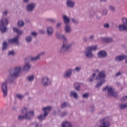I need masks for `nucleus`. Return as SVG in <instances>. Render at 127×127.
<instances>
[{
  "label": "nucleus",
  "mask_w": 127,
  "mask_h": 127,
  "mask_svg": "<svg viewBox=\"0 0 127 127\" xmlns=\"http://www.w3.org/2000/svg\"><path fill=\"white\" fill-rule=\"evenodd\" d=\"M124 60H125V63H127V55H125Z\"/></svg>",
  "instance_id": "338daca9"
},
{
  "label": "nucleus",
  "mask_w": 127,
  "mask_h": 127,
  "mask_svg": "<svg viewBox=\"0 0 127 127\" xmlns=\"http://www.w3.org/2000/svg\"><path fill=\"white\" fill-rule=\"evenodd\" d=\"M125 56L126 55H125L118 56L115 58V60L117 62L124 61V60H125V58L126 57Z\"/></svg>",
  "instance_id": "393cba45"
},
{
  "label": "nucleus",
  "mask_w": 127,
  "mask_h": 127,
  "mask_svg": "<svg viewBox=\"0 0 127 127\" xmlns=\"http://www.w3.org/2000/svg\"><path fill=\"white\" fill-rule=\"evenodd\" d=\"M21 113L25 115V120H27V121H30L34 118V111H29L28 107H24L21 110Z\"/></svg>",
  "instance_id": "39448f33"
},
{
  "label": "nucleus",
  "mask_w": 127,
  "mask_h": 127,
  "mask_svg": "<svg viewBox=\"0 0 127 127\" xmlns=\"http://www.w3.org/2000/svg\"><path fill=\"white\" fill-rule=\"evenodd\" d=\"M62 25V23H58L57 24V28H59Z\"/></svg>",
  "instance_id": "052dcab7"
},
{
  "label": "nucleus",
  "mask_w": 127,
  "mask_h": 127,
  "mask_svg": "<svg viewBox=\"0 0 127 127\" xmlns=\"http://www.w3.org/2000/svg\"><path fill=\"white\" fill-rule=\"evenodd\" d=\"M8 82L9 83H13V81H10V80L8 79V77L4 81L1 83V89L4 97L7 96V83H8Z\"/></svg>",
  "instance_id": "6e6552de"
},
{
  "label": "nucleus",
  "mask_w": 127,
  "mask_h": 127,
  "mask_svg": "<svg viewBox=\"0 0 127 127\" xmlns=\"http://www.w3.org/2000/svg\"><path fill=\"white\" fill-rule=\"evenodd\" d=\"M68 115V113L66 111H64L63 113L60 114V117L61 118H63V117H66V115Z\"/></svg>",
  "instance_id": "c03bdc74"
},
{
  "label": "nucleus",
  "mask_w": 127,
  "mask_h": 127,
  "mask_svg": "<svg viewBox=\"0 0 127 127\" xmlns=\"http://www.w3.org/2000/svg\"><path fill=\"white\" fill-rule=\"evenodd\" d=\"M94 38H95V36L94 35H91L88 38V40L89 41H92Z\"/></svg>",
  "instance_id": "3c124183"
},
{
  "label": "nucleus",
  "mask_w": 127,
  "mask_h": 127,
  "mask_svg": "<svg viewBox=\"0 0 127 127\" xmlns=\"http://www.w3.org/2000/svg\"><path fill=\"white\" fill-rule=\"evenodd\" d=\"M69 106V103H68L67 102H64L63 104H62V108L63 109H65V108H67V107Z\"/></svg>",
  "instance_id": "a19ab883"
},
{
  "label": "nucleus",
  "mask_w": 127,
  "mask_h": 127,
  "mask_svg": "<svg viewBox=\"0 0 127 127\" xmlns=\"http://www.w3.org/2000/svg\"><path fill=\"white\" fill-rule=\"evenodd\" d=\"M38 55L40 58L41 56H43V55H45V52H42L41 53H40Z\"/></svg>",
  "instance_id": "5fc2aeb1"
},
{
  "label": "nucleus",
  "mask_w": 127,
  "mask_h": 127,
  "mask_svg": "<svg viewBox=\"0 0 127 127\" xmlns=\"http://www.w3.org/2000/svg\"><path fill=\"white\" fill-rule=\"evenodd\" d=\"M120 31H127V24H122L119 26Z\"/></svg>",
  "instance_id": "5701e85b"
},
{
  "label": "nucleus",
  "mask_w": 127,
  "mask_h": 127,
  "mask_svg": "<svg viewBox=\"0 0 127 127\" xmlns=\"http://www.w3.org/2000/svg\"><path fill=\"white\" fill-rule=\"evenodd\" d=\"M51 110H52V107L51 106L46 107L42 109V111L44 112V114H45V116H48V114H49V112H50Z\"/></svg>",
  "instance_id": "f3484780"
},
{
  "label": "nucleus",
  "mask_w": 127,
  "mask_h": 127,
  "mask_svg": "<svg viewBox=\"0 0 127 127\" xmlns=\"http://www.w3.org/2000/svg\"><path fill=\"white\" fill-rule=\"evenodd\" d=\"M16 97L20 100V101H22V99L24 98V96L21 94H18L16 95Z\"/></svg>",
  "instance_id": "58836bf2"
},
{
  "label": "nucleus",
  "mask_w": 127,
  "mask_h": 127,
  "mask_svg": "<svg viewBox=\"0 0 127 127\" xmlns=\"http://www.w3.org/2000/svg\"><path fill=\"white\" fill-rule=\"evenodd\" d=\"M126 100H127V96H124L123 97H122L121 98V101L122 102H125V101H126Z\"/></svg>",
  "instance_id": "4d7b16f0"
},
{
  "label": "nucleus",
  "mask_w": 127,
  "mask_h": 127,
  "mask_svg": "<svg viewBox=\"0 0 127 127\" xmlns=\"http://www.w3.org/2000/svg\"><path fill=\"white\" fill-rule=\"evenodd\" d=\"M32 40H33V37L31 35L27 36L25 38V41L26 43H31V42H32Z\"/></svg>",
  "instance_id": "b1692460"
},
{
  "label": "nucleus",
  "mask_w": 127,
  "mask_h": 127,
  "mask_svg": "<svg viewBox=\"0 0 127 127\" xmlns=\"http://www.w3.org/2000/svg\"><path fill=\"white\" fill-rule=\"evenodd\" d=\"M46 21H47V22H51V23H55L56 20L52 18H47L46 19Z\"/></svg>",
  "instance_id": "4c0bfd02"
},
{
  "label": "nucleus",
  "mask_w": 127,
  "mask_h": 127,
  "mask_svg": "<svg viewBox=\"0 0 127 127\" xmlns=\"http://www.w3.org/2000/svg\"><path fill=\"white\" fill-rule=\"evenodd\" d=\"M66 5L68 7H71V8H73V7L75 6V2L72 1V0H68L66 1Z\"/></svg>",
  "instance_id": "4be33fe9"
},
{
  "label": "nucleus",
  "mask_w": 127,
  "mask_h": 127,
  "mask_svg": "<svg viewBox=\"0 0 127 127\" xmlns=\"http://www.w3.org/2000/svg\"><path fill=\"white\" fill-rule=\"evenodd\" d=\"M96 15V12L95 11H92L89 13V17H94Z\"/></svg>",
  "instance_id": "79ce46f5"
},
{
  "label": "nucleus",
  "mask_w": 127,
  "mask_h": 127,
  "mask_svg": "<svg viewBox=\"0 0 127 127\" xmlns=\"http://www.w3.org/2000/svg\"><path fill=\"white\" fill-rule=\"evenodd\" d=\"M83 42H87V41H88V38H87L86 37H84L83 38Z\"/></svg>",
  "instance_id": "e2e57ef3"
},
{
  "label": "nucleus",
  "mask_w": 127,
  "mask_h": 127,
  "mask_svg": "<svg viewBox=\"0 0 127 127\" xmlns=\"http://www.w3.org/2000/svg\"><path fill=\"white\" fill-rule=\"evenodd\" d=\"M106 77L107 75H106L105 71L102 70L99 72L96 77V80H98L100 81L98 82L97 84L95 86V88L99 89L103 84H105V83H106V80H105V79H106Z\"/></svg>",
  "instance_id": "7ed1b4c3"
},
{
  "label": "nucleus",
  "mask_w": 127,
  "mask_h": 127,
  "mask_svg": "<svg viewBox=\"0 0 127 127\" xmlns=\"http://www.w3.org/2000/svg\"><path fill=\"white\" fill-rule=\"evenodd\" d=\"M102 12L103 15H107L108 14V9H104L102 10Z\"/></svg>",
  "instance_id": "8fccbe9b"
},
{
  "label": "nucleus",
  "mask_w": 127,
  "mask_h": 127,
  "mask_svg": "<svg viewBox=\"0 0 127 127\" xmlns=\"http://www.w3.org/2000/svg\"><path fill=\"white\" fill-rule=\"evenodd\" d=\"M34 80V75H29L27 77V81L28 82H33Z\"/></svg>",
  "instance_id": "c756f323"
},
{
  "label": "nucleus",
  "mask_w": 127,
  "mask_h": 127,
  "mask_svg": "<svg viewBox=\"0 0 127 127\" xmlns=\"http://www.w3.org/2000/svg\"><path fill=\"white\" fill-rule=\"evenodd\" d=\"M99 123L100 125L98 127H111L112 124L109 120V117H104L100 120Z\"/></svg>",
  "instance_id": "0eeeda50"
},
{
  "label": "nucleus",
  "mask_w": 127,
  "mask_h": 127,
  "mask_svg": "<svg viewBox=\"0 0 127 127\" xmlns=\"http://www.w3.org/2000/svg\"><path fill=\"white\" fill-rule=\"evenodd\" d=\"M18 120V121H23V120H25V115H19Z\"/></svg>",
  "instance_id": "ea45409f"
},
{
  "label": "nucleus",
  "mask_w": 127,
  "mask_h": 127,
  "mask_svg": "<svg viewBox=\"0 0 127 127\" xmlns=\"http://www.w3.org/2000/svg\"><path fill=\"white\" fill-rule=\"evenodd\" d=\"M7 42L4 41L2 43V51H4L7 49Z\"/></svg>",
  "instance_id": "c85d7f7f"
},
{
  "label": "nucleus",
  "mask_w": 127,
  "mask_h": 127,
  "mask_svg": "<svg viewBox=\"0 0 127 127\" xmlns=\"http://www.w3.org/2000/svg\"><path fill=\"white\" fill-rule=\"evenodd\" d=\"M46 32L48 36H52L54 33V29L52 26H48L46 28Z\"/></svg>",
  "instance_id": "dca6fc26"
},
{
  "label": "nucleus",
  "mask_w": 127,
  "mask_h": 127,
  "mask_svg": "<svg viewBox=\"0 0 127 127\" xmlns=\"http://www.w3.org/2000/svg\"><path fill=\"white\" fill-rule=\"evenodd\" d=\"M39 32H40L41 34H45L46 31L45 30L41 29L39 30Z\"/></svg>",
  "instance_id": "864d4df0"
},
{
  "label": "nucleus",
  "mask_w": 127,
  "mask_h": 127,
  "mask_svg": "<svg viewBox=\"0 0 127 127\" xmlns=\"http://www.w3.org/2000/svg\"><path fill=\"white\" fill-rule=\"evenodd\" d=\"M46 117H47V115H45L44 114L43 115H40L38 116V119L39 120V121H44L45 119H46Z\"/></svg>",
  "instance_id": "7c9ffc66"
},
{
  "label": "nucleus",
  "mask_w": 127,
  "mask_h": 127,
  "mask_svg": "<svg viewBox=\"0 0 127 127\" xmlns=\"http://www.w3.org/2000/svg\"><path fill=\"white\" fill-rule=\"evenodd\" d=\"M108 8L111 11H112V12H115V11H116V7L112 5H109L108 6Z\"/></svg>",
  "instance_id": "f704fd0d"
},
{
  "label": "nucleus",
  "mask_w": 127,
  "mask_h": 127,
  "mask_svg": "<svg viewBox=\"0 0 127 127\" xmlns=\"http://www.w3.org/2000/svg\"><path fill=\"white\" fill-rule=\"evenodd\" d=\"M30 0H23V2L24 3H29Z\"/></svg>",
  "instance_id": "680f3d73"
},
{
  "label": "nucleus",
  "mask_w": 127,
  "mask_h": 127,
  "mask_svg": "<svg viewBox=\"0 0 127 127\" xmlns=\"http://www.w3.org/2000/svg\"><path fill=\"white\" fill-rule=\"evenodd\" d=\"M35 127H42V125H39V124H36Z\"/></svg>",
  "instance_id": "0e129e2a"
},
{
  "label": "nucleus",
  "mask_w": 127,
  "mask_h": 127,
  "mask_svg": "<svg viewBox=\"0 0 127 127\" xmlns=\"http://www.w3.org/2000/svg\"><path fill=\"white\" fill-rule=\"evenodd\" d=\"M8 56H14L15 55V52L14 51H11L8 53Z\"/></svg>",
  "instance_id": "a18cd8bd"
},
{
  "label": "nucleus",
  "mask_w": 127,
  "mask_h": 127,
  "mask_svg": "<svg viewBox=\"0 0 127 127\" xmlns=\"http://www.w3.org/2000/svg\"><path fill=\"white\" fill-rule=\"evenodd\" d=\"M98 49V46L95 45L94 46H88L86 48L84 51V55L86 58H94L95 55L93 54L92 51H96Z\"/></svg>",
  "instance_id": "20e7f679"
},
{
  "label": "nucleus",
  "mask_w": 127,
  "mask_h": 127,
  "mask_svg": "<svg viewBox=\"0 0 127 127\" xmlns=\"http://www.w3.org/2000/svg\"><path fill=\"white\" fill-rule=\"evenodd\" d=\"M57 38L58 39H63V45L60 49L59 52L61 54H64V53H70L72 51V46H73V43H68V39L65 35L61 33H56Z\"/></svg>",
  "instance_id": "f257e3e1"
},
{
  "label": "nucleus",
  "mask_w": 127,
  "mask_h": 127,
  "mask_svg": "<svg viewBox=\"0 0 127 127\" xmlns=\"http://www.w3.org/2000/svg\"><path fill=\"white\" fill-rule=\"evenodd\" d=\"M69 96L71 98H73L75 100H77L78 98H79V96L78 95V93L75 91H71L69 93Z\"/></svg>",
  "instance_id": "a211bd4d"
},
{
  "label": "nucleus",
  "mask_w": 127,
  "mask_h": 127,
  "mask_svg": "<svg viewBox=\"0 0 127 127\" xmlns=\"http://www.w3.org/2000/svg\"><path fill=\"white\" fill-rule=\"evenodd\" d=\"M41 84L43 87H48L51 85V80L48 76H44L41 78Z\"/></svg>",
  "instance_id": "9d476101"
},
{
  "label": "nucleus",
  "mask_w": 127,
  "mask_h": 127,
  "mask_svg": "<svg viewBox=\"0 0 127 127\" xmlns=\"http://www.w3.org/2000/svg\"><path fill=\"white\" fill-rule=\"evenodd\" d=\"M12 30L14 31V32L17 33L18 35L17 36L19 37V35H22V33H23V31L17 27H13Z\"/></svg>",
  "instance_id": "6ab92c4d"
},
{
  "label": "nucleus",
  "mask_w": 127,
  "mask_h": 127,
  "mask_svg": "<svg viewBox=\"0 0 127 127\" xmlns=\"http://www.w3.org/2000/svg\"><path fill=\"white\" fill-rule=\"evenodd\" d=\"M63 20H64V22L65 25L69 24L70 23V18L69 17L67 16L66 15H64L63 16Z\"/></svg>",
  "instance_id": "a878e982"
},
{
  "label": "nucleus",
  "mask_w": 127,
  "mask_h": 127,
  "mask_svg": "<svg viewBox=\"0 0 127 127\" xmlns=\"http://www.w3.org/2000/svg\"><path fill=\"white\" fill-rule=\"evenodd\" d=\"M104 28H107V29H109L110 28V24L109 23H105L103 25Z\"/></svg>",
  "instance_id": "09e8293b"
},
{
  "label": "nucleus",
  "mask_w": 127,
  "mask_h": 127,
  "mask_svg": "<svg viewBox=\"0 0 127 127\" xmlns=\"http://www.w3.org/2000/svg\"><path fill=\"white\" fill-rule=\"evenodd\" d=\"M122 73L121 72H118L115 74L116 77H119V76H122Z\"/></svg>",
  "instance_id": "bf43d9fd"
},
{
  "label": "nucleus",
  "mask_w": 127,
  "mask_h": 127,
  "mask_svg": "<svg viewBox=\"0 0 127 127\" xmlns=\"http://www.w3.org/2000/svg\"><path fill=\"white\" fill-rule=\"evenodd\" d=\"M22 66L20 65H17L12 68L9 73L8 80L11 82H14L16 78H18L20 76V73H21Z\"/></svg>",
  "instance_id": "f03ea898"
},
{
  "label": "nucleus",
  "mask_w": 127,
  "mask_h": 127,
  "mask_svg": "<svg viewBox=\"0 0 127 127\" xmlns=\"http://www.w3.org/2000/svg\"><path fill=\"white\" fill-rule=\"evenodd\" d=\"M74 87L75 88V90L79 92L81 89L80 87H81V84L78 82H76L74 84Z\"/></svg>",
  "instance_id": "bb28decb"
},
{
  "label": "nucleus",
  "mask_w": 127,
  "mask_h": 127,
  "mask_svg": "<svg viewBox=\"0 0 127 127\" xmlns=\"http://www.w3.org/2000/svg\"><path fill=\"white\" fill-rule=\"evenodd\" d=\"M17 25L19 26V27L24 26V21L22 20L19 21L17 23Z\"/></svg>",
  "instance_id": "2f4dec72"
},
{
  "label": "nucleus",
  "mask_w": 127,
  "mask_h": 127,
  "mask_svg": "<svg viewBox=\"0 0 127 127\" xmlns=\"http://www.w3.org/2000/svg\"><path fill=\"white\" fill-rule=\"evenodd\" d=\"M32 65L29 61H27V59H25L24 65L23 66L22 69L24 72H29L30 69H31Z\"/></svg>",
  "instance_id": "f8f14e48"
},
{
  "label": "nucleus",
  "mask_w": 127,
  "mask_h": 127,
  "mask_svg": "<svg viewBox=\"0 0 127 127\" xmlns=\"http://www.w3.org/2000/svg\"><path fill=\"white\" fill-rule=\"evenodd\" d=\"M89 93H86L82 95V98H83L84 99H88V98H89Z\"/></svg>",
  "instance_id": "de8ad7c7"
},
{
  "label": "nucleus",
  "mask_w": 127,
  "mask_h": 127,
  "mask_svg": "<svg viewBox=\"0 0 127 127\" xmlns=\"http://www.w3.org/2000/svg\"><path fill=\"white\" fill-rule=\"evenodd\" d=\"M90 111L92 113H94V112H95V107L93 106H91Z\"/></svg>",
  "instance_id": "6e6d98bb"
},
{
  "label": "nucleus",
  "mask_w": 127,
  "mask_h": 127,
  "mask_svg": "<svg viewBox=\"0 0 127 127\" xmlns=\"http://www.w3.org/2000/svg\"><path fill=\"white\" fill-rule=\"evenodd\" d=\"M63 127H73L72 123L69 121H64L61 124Z\"/></svg>",
  "instance_id": "412c9836"
},
{
  "label": "nucleus",
  "mask_w": 127,
  "mask_h": 127,
  "mask_svg": "<svg viewBox=\"0 0 127 127\" xmlns=\"http://www.w3.org/2000/svg\"><path fill=\"white\" fill-rule=\"evenodd\" d=\"M64 29L65 33L69 34L72 32V28H71L70 24L65 25Z\"/></svg>",
  "instance_id": "aec40b11"
},
{
  "label": "nucleus",
  "mask_w": 127,
  "mask_h": 127,
  "mask_svg": "<svg viewBox=\"0 0 127 127\" xmlns=\"http://www.w3.org/2000/svg\"><path fill=\"white\" fill-rule=\"evenodd\" d=\"M122 21L123 24H127V18L124 17L122 18Z\"/></svg>",
  "instance_id": "37998d69"
},
{
  "label": "nucleus",
  "mask_w": 127,
  "mask_h": 127,
  "mask_svg": "<svg viewBox=\"0 0 127 127\" xmlns=\"http://www.w3.org/2000/svg\"><path fill=\"white\" fill-rule=\"evenodd\" d=\"M119 108L120 110H126V109H127V103L120 104L119 105Z\"/></svg>",
  "instance_id": "cd10ccee"
},
{
  "label": "nucleus",
  "mask_w": 127,
  "mask_h": 127,
  "mask_svg": "<svg viewBox=\"0 0 127 127\" xmlns=\"http://www.w3.org/2000/svg\"><path fill=\"white\" fill-rule=\"evenodd\" d=\"M7 14H8V11H4L3 12V14H2V15L3 16H6V15H7Z\"/></svg>",
  "instance_id": "13d9d810"
},
{
  "label": "nucleus",
  "mask_w": 127,
  "mask_h": 127,
  "mask_svg": "<svg viewBox=\"0 0 127 127\" xmlns=\"http://www.w3.org/2000/svg\"><path fill=\"white\" fill-rule=\"evenodd\" d=\"M36 8V3L35 2H30L27 4L26 10L27 12L31 13L34 11V9Z\"/></svg>",
  "instance_id": "9b49d317"
},
{
  "label": "nucleus",
  "mask_w": 127,
  "mask_h": 127,
  "mask_svg": "<svg viewBox=\"0 0 127 127\" xmlns=\"http://www.w3.org/2000/svg\"><path fill=\"white\" fill-rule=\"evenodd\" d=\"M96 18L97 19H101V17L98 15H96Z\"/></svg>",
  "instance_id": "774afa93"
},
{
  "label": "nucleus",
  "mask_w": 127,
  "mask_h": 127,
  "mask_svg": "<svg viewBox=\"0 0 127 127\" xmlns=\"http://www.w3.org/2000/svg\"><path fill=\"white\" fill-rule=\"evenodd\" d=\"M74 70L72 68H69L66 69L63 74L64 78H65V79H68L70 78V77H72V75L73 74V71Z\"/></svg>",
  "instance_id": "ddd939ff"
},
{
  "label": "nucleus",
  "mask_w": 127,
  "mask_h": 127,
  "mask_svg": "<svg viewBox=\"0 0 127 127\" xmlns=\"http://www.w3.org/2000/svg\"><path fill=\"white\" fill-rule=\"evenodd\" d=\"M71 21L75 24H78L79 23V21L74 18H72Z\"/></svg>",
  "instance_id": "603ef678"
},
{
  "label": "nucleus",
  "mask_w": 127,
  "mask_h": 127,
  "mask_svg": "<svg viewBox=\"0 0 127 127\" xmlns=\"http://www.w3.org/2000/svg\"><path fill=\"white\" fill-rule=\"evenodd\" d=\"M104 92H107L110 96L112 97H117L118 92L115 90V89L111 86H106L103 89Z\"/></svg>",
  "instance_id": "1a4fd4ad"
},
{
  "label": "nucleus",
  "mask_w": 127,
  "mask_h": 127,
  "mask_svg": "<svg viewBox=\"0 0 127 127\" xmlns=\"http://www.w3.org/2000/svg\"><path fill=\"white\" fill-rule=\"evenodd\" d=\"M82 70V66H78L75 67L74 71V72H76V73H79L80 71Z\"/></svg>",
  "instance_id": "72a5a7b5"
},
{
  "label": "nucleus",
  "mask_w": 127,
  "mask_h": 127,
  "mask_svg": "<svg viewBox=\"0 0 127 127\" xmlns=\"http://www.w3.org/2000/svg\"><path fill=\"white\" fill-rule=\"evenodd\" d=\"M30 34L31 36L32 37L33 36L34 37H36V36H37L38 34L36 31H34V32H31Z\"/></svg>",
  "instance_id": "49530a36"
},
{
  "label": "nucleus",
  "mask_w": 127,
  "mask_h": 127,
  "mask_svg": "<svg viewBox=\"0 0 127 127\" xmlns=\"http://www.w3.org/2000/svg\"><path fill=\"white\" fill-rule=\"evenodd\" d=\"M9 23V19L8 18L3 17L0 20V30L2 33L6 32L7 27H6Z\"/></svg>",
  "instance_id": "423d86ee"
},
{
  "label": "nucleus",
  "mask_w": 127,
  "mask_h": 127,
  "mask_svg": "<svg viewBox=\"0 0 127 127\" xmlns=\"http://www.w3.org/2000/svg\"><path fill=\"white\" fill-rule=\"evenodd\" d=\"M97 56L98 58H107L108 57V53L105 50H102L97 53Z\"/></svg>",
  "instance_id": "2eb2a0df"
},
{
  "label": "nucleus",
  "mask_w": 127,
  "mask_h": 127,
  "mask_svg": "<svg viewBox=\"0 0 127 127\" xmlns=\"http://www.w3.org/2000/svg\"><path fill=\"white\" fill-rule=\"evenodd\" d=\"M31 61H38V60H40V57L38 56V55L36 56V57H32L31 58Z\"/></svg>",
  "instance_id": "c9c22d12"
},
{
  "label": "nucleus",
  "mask_w": 127,
  "mask_h": 127,
  "mask_svg": "<svg viewBox=\"0 0 127 127\" xmlns=\"http://www.w3.org/2000/svg\"><path fill=\"white\" fill-rule=\"evenodd\" d=\"M53 115L54 116H56V115H57V112L56 111H54L53 112Z\"/></svg>",
  "instance_id": "69168bd1"
},
{
  "label": "nucleus",
  "mask_w": 127,
  "mask_h": 127,
  "mask_svg": "<svg viewBox=\"0 0 127 127\" xmlns=\"http://www.w3.org/2000/svg\"><path fill=\"white\" fill-rule=\"evenodd\" d=\"M103 41L105 42H114V39L112 38H103Z\"/></svg>",
  "instance_id": "473e14b6"
},
{
  "label": "nucleus",
  "mask_w": 127,
  "mask_h": 127,
  "mask_svg": "<svg viewBox=\"0 0 127 127\" xmlns=\"http://www.w3.org/2000/svg\"><path fill=\"white\" fill-rule=\"evenodd\" d=\"M8 43L9 44H15V45H17L18 46L20 45L19 43V37L16 36L14 38L9 39Z\"/></svg>",
  "instance_id": "4468645a"
},
{
  "label": "nucleus",
  "mask_w": 127,
  "mask_h": 127,
  "mask_svg": "<svg viewBox=\"0 0 127 127\" xmlns=\"http://www.w3.org/2000/svg\"><path fill=\"white\" fill-rule=\"evenodd\" d=\"M96 73H93L91 76H90V78H89V82H94V79L95 77H96Z\"/></svg>",
  "instance_id": "e433bc0d"
}]
</instances>
